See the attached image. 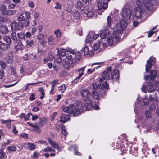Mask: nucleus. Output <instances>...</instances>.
I'll return each instance as SVG.
<instances>
[{"label": "nucleus", "mask_w": 159, "mask_h": 159, "mask_svg": "<svg viewBox=\"0 0 159 159\" xmlns=\"http://www.w3.org/2000/svg\"><path fill=\"white\" fill-rule=\"evenodd\" d=\"M134 11L132 9L128 8H124L122 10V16L124 20L125 21L132 18Z\"/></svg>", "instance_id": "obj_4"}, {"label": "nucleus", "mask_w": 159, "mask_h": 159, "mask_svg": "<svg viewBox=\"0 0 159 159\" xmlns=\"http://www.w3.org/2000/svg\"><path fill=\"white\" fill-rule=\"evenodd\" d=\"M13 120L7 119L6 120H4L2 119L1 120V123L3 124H6L8 129H9L11 126V122H13Z\"/></svg>", "instance_id": "obj_17"}, {"label": "nucleus", "mask_w": 159, "mask_h": 159, "mask_svg": "<svg viewBox=\"0 0 159 159\" xmlns=\"http://www.w3.org/2000/svg\"><path fill=\"white\" fill-rule=\"evenodd\" d=\"M74 17L76 19L80 18V12L78 11L74 12Z\"/></svg>", "instance_id": "obj_61"}, {"label": "nucleus", "mask_w": 159, "mask_h": 159, "mask_svg": "<svg viewBox=\"0 0 159 159\" xmlns=\"http://www.w3.org/2000/svg\"><path fill=\"white\" fill-rule=\"evenodd\" d=\"M134 14L133 13L132 16V18L134 19L135 17L137 20L141 18L142 14L144 10L142 9L139 7H136L134 9Z\"/></svg>", "instance_id": "obj_6"}, {"label": "nucleus", "mask_w": 159, "mask_h": 159, "mask_svg": "<svg viewBox=\"0 0 159 159\" xmlns=\"http://www.w3.org/2000/svg\"><path fill=\"white\" fill-rule=\"evenodd\" d=\"M150 110H147L145 111V115L147 118H149L151 117L152 116V112Z\"/></svg>", "instance_id": "obj_38"}, {"label": "nucleus", "mask_w": 159, "mask_h": 159, "mask_svg": "<svg viewBox=\"0 0 159 159\" xmlns=\"http://www.w3.org/2000/svg\"><path fill=\"white\" fill-rule=\"evenodd\" d=\"M93 108L92 102L91 100L89 98H86L83 100V102L80 106V113L83 112L85 110H90Z\"/></svg>", "instance_id": "obj_3"}, {"label": "nucleus", "mask_w": 159, "mask_h": 159, "mask_svg": "<svg viewBox=\"0 0 159 159\" xmlns=\"http://www.w3.org/2000/svg\"><path fill=\"white\" fill-rule=\"evenodd\" d=\"M16 11L11 10H7L3 12V15H13L16 13Z\"/></svg>", "instance_id": "obj_24"}, {"label": "nucleus", "mask_w": 159, "mask_h": 159, "mask_svg": "<svg viewBox=\"0 0 159 159\" xmlns=\"http://www.w3.org/2000/svg\"><path fill=\"white\" fill-rule=\"evenodd\" d=\"M9 30L6 26L4 25V23L0 20V33L4 34H7Z\"/></svg>", "instance_id": "obj_11"}, {"label": "nucleus", "mask_w": 159, "mask_h": 159, "mask_svg": "<svg viewBox=\"0 0 159 159\" xmlns=\"http://www.w3.org/2000/svg\"><path fill=\"white\" fill-rule=\"evenodd\" d=\"M9 48V46L7 45L0 41V49L2 52L7 51Z\"/></svg>", "instance_id": "obj_18"}, {"label": "nucleus", "mask_w": 159, "mask_h": 159, "mask_svg": "<svg viewBox=\"0 0 159 159\" xmlns=\"http://www.w3.org/2000/svg\"><path fill=\"white\" fill-rule=\"evenodd\" d=\"M113 37L110 36L107 38V42L110 45H112L115 43V42L118 39V36L117 33L116 32L114 33Z\"/></svg>", "instance_id": "obj_8"}, {"label": "nucleus", "mask_w": 159, "mask_h": 159, "mask_svg": "<svg viewBox=\"0 0 159 159\" xmlns=\"http://www.w3.org/2000/svg\"><path fill=\"white\" fill-rule=\"evenodd\" d=\"M7 148V149L9 151V152H16L17 150L16 147L14 146H8Z\"/></svg>", "instance_id": "obj_36"}, {"label": "nucleus", "mask_w": 159, "mask_h": 159, "mask_svg": "<svg viewBox=\"0 0 159 159\" xmlns=\"http://www.w3.org/2000/svg\"><path fill=\"white\" fill-rule=\"evenodd\" d=\"M17 36L18 38L20 39L24 40L25 39V36L24 33L23 32H21L17 34Z\"/></svg>", "instance_id": "obj_43"}, {"label": "nucleus", "mask_w": 159, "mask_h": 159, "mask_svg": "<svg viewBox=\"0 0 159 159\" xmlns=\"http://www.w3.org/2000/svg\"><path fill=\"white\" fill-rule=\"evenodd\" d=\"M108 2H105L103 0H97V2L99 10L103 12L107 7Z\"/></svg>", "instance_id": "obj_7"}, {"label": "nucleus", "mask_w": 159, "mask_h": 159, "mask_svg": "<svg viewBox=\"0 0 159 159\" xmlns=\"http://www.w3.org/2000/svg\"><path fill=\"white\" fill-rule=\"evenodd\" d=\"M102 76L105 80H109L110 77V75L109 73L106 71H104L102 73Z\"/></svg>", "instance_id": "obj_31"}, {"label": "nucleus", "mask_w": 159, "mask_h": 159, "mask_svg": "<svg viewBox=\"0 0 159 159\" xmlns=\"http://www.w3.org/2000/svg\"><path fill=\"white\" fill-rule=\"evenodd\" d=\"M26 43L27 45L31 47L34 45L33 40L31 39L27 40L26 41Z\"/></svg>", "instance_id": "obj_46"}, {"label": "nucleus", "mask_w": 159, "mask_h": 159, "mask_svg": "<svg viewBox=\"0 0 159 159\" xmlns=\"http://www.w3.org/2000/svg\"><path fill=\"white\" fill-rule=\"evenodd\" d=\"M89 53V56H92L91 54H93V52L90 51L89 52V49L88 47L85 46L82 50L80 51V56L88 55Z\"/></svg>", "instance_id": "obj_13"}, {"label": "nucleus", "mask_w": 159, "mask_h": 159, "mask_svg": "<svg viewBox=\"0 0 159 159\" xmlns=\"http://www.w3.org/2000/svg\"><path fill=\"white\" fill-rule=\"evenodd\" d=\"M107 23L106 25V26L110 28L111 24V18L110 16H109L107 17Z\"/></svg>", "instance_id": "obj_40"}, {"label": "nucleus", "mask_w": 159, "mask_h": 159, "mask_svg": "<svg viewBox=\"0 0 159 159\" xmlns=\"http://www.w3.org/2000/svg\"><path fill=\"white\" fill-rule=\"evenodd\" d=\"M70 115L69 114L62 113L60 117V121L65 123L70 120Z\"/></svg>", "instance_id": "obj_12"}, {"label": "nucleus", "mask_w": 159, "mask_h": 159, "mask_svg": "<svg viewBox=\"0 0 159 159\" xmlns=\"http://www.w3.org/2000/svg\"><path fill=\"white\" fill-rule=\"evenodd\" d=\"M59 80L56 79L53 81H51L49 83V84L51 85V87L55 88V86L58 84Z\"/></svg>", "instance_id": "obj_35"}, {"label": "nucleus", "mask_w": 159, "mask_h": 159, "mask_svg": "<svg viewBox=\"0 0 159 159\" xmlns=\"http://www.w3.org/2000/svg\"><path fill=\"white\" fill-rule=\"evenodd\" d=\"M57 52L58 54H60V56L62 57L64 56L66 54L65 49L62 48L58 49Z\"/></svg>", "instance_id": "obj_27"}, {"label": "nucleus", "mask_w": 159, "mask_h": 159, "mask_svg": "<svg viewBox=\"0 0 159 159\" xmlns=\"http://www.w3.org/2000/svg\"><path fill=\"white\" fill-rule=\"evenodd\" d=\"M56 6L54 7V8L56 9H61L62 5L61 4H60L59 2H57L56 3Z\"/></svg>", "instance_id": "obj_64"}, {"label": "nucleus", "mask_w": 159, "mask_h": 159, "mask_svg": "<svg viewBox=\"0 0 159 159\" xmlns=\"http://www.w3.org/2000/svg\"><path fill=\"white\" fill-rule=\"evenodd\" d=\"M59 34V36L61 37V32L60 31V30L59 29H57L56 31H54V34L56 35L57 38L58 37L59 35L58 34Z\"/></svg>", "instance_id": "obj_51"}, {"label": "nucleus", "mask_w": 159, "mask_h": 159, "mask_svg": "<svg viewBox=\"0 0 159 159\" xmlns=\"http://www.w3.org/2000/svg\"><path fill=\"white\" fill-rule=\"evenodd\" d=\"M99 88L101 89H103L104 88L107 89L109 88V85L108 83L106 82L102 84H99Z\"/></svg>", "instance_id": "obj_33"}, {"label": "nucleus", "mask_w": 159, "mask_h": 159, "mask_svg": "<svg viewBox=\"0 0 159 159\" xmlns=\"http://www.w3.org/2000/svg\"><path fill=\"white\" fill-rule=\"evenodd\" d=\"M92 94L93 98L95 99H98L99 97V94L95 90H92Z\"/></svg>", "instance_id": "obj_42"}, {"label": "nucleus", "mask_w": 159, "mask_h": 159, "mask_svg": "<svg viewBox=\"0 0 159 159\" xmlns=\"http://www.w3.org/2000/svg\"><path fill=\"white\" fill-rule=\"evenodd\" d=\"M50 145L54 148L57 149L58 150H60V148L58 144L53 140L49 138L48 139Z\"/></svg>", "instance_id": "obj_14"}, {"label": "nucleus", "mask_w": 159, "mask_h": 159, "mask_svg": "<svg viewBox=\"0 0 159 159\" xmlns=\"http://www.w3.org/2000/svg\"><path fill=\"white\" fill-rule=\"evenodd\" d=\"M142 101L144 105H147L148 104V97H144V98H143Z\"/></svg>", "instance_id": "obj_55"}, {"label": "nucleus", "mask_w": 159, "mask_h": 159, "mask_svg": "<svg viewBox=\"0 0 159 159\" xmlns=\"http://www.w3.org/2000/svg\"><path fill=\"white\" fill-rule=\"evenodd\" d=\"M3 39L6 43L10 47V45L12 43V40L11 38L9 36L6 35L3 37Z\"/></svg>", "instance_id": "obj_22"}, {"label": "nucleus", "mask_w": 159, "mask_h": 159, "mask_svg": "<svg viewBox=\"0 0 159 159\" xmlns=\"http://www.w3.org/2000/svg\"><path fill=\"white\" fill-rule=\"evenodd\" d=\"M127 25V23L126 21L123 19H120V22L117 23L116 25L117 32L120 33L124 29H125Z\"/></svg>", "instance_id": "obj_5"}, {"label": "nucleus", "mask_w": 159, "mask_h": 159, "mask_svg": "<svg viewBox=\"0 0 159 159\" xmlns=\"http://www.w3.org/2000/svg\"><path fill=\"white\" fill-rule=\"evenodd\" d=\"M54 59L56 62L60 63L61 62H62V58L60 54H57L54 57Z\"/></svg>", "instance_id": "obj_32"}, {"label": "nucleus", "mask_w": 159, "mask_h": 159, "mask_svg": "<svg viewBox=\"0 0 159 159\" xmlns=\"http://www.w3.org/2000/svg\"><path fill=\"white\" fill-rule=\"evenodd\" d=\"M25 19L23 13L20 14L18 17V20L20 22L22 21Z\"/></svg>", "instance_id": "obj_50"}, {"label": "nucleus", "mask_w": 159, "mask_h": 159, "mask_svg": "<svg viewBox=\"0 0 159 159\" xmlns=\"http://www.w3.org/2000/svg\"><path fill=\"white\" fill-rule=\"evenodd\" d=\"M21 137L23 138L24 139H28V134L25 132L22 133L20 135Z\"/></svg>", "instance_id": "obj_47"}, {"label": "nucleus", "mask_w": 159, "mask_h": 159, "mask_svg": "<svg viewBox=\"0 0 159 159\" xmlns=\"http://www.w3.org/2000/svg\"><path fill=\"white\" fill-rule=\"evenodd\" d=\"M62 66L64 68L68 69L70 67V62L67 59H64L62 61Z\"/></svg>", "instance_id": "obj_19"}, {"label": "nucleus", "mask_w": 159, "mask_h": 159, "mask_svg": "<svg viewBox=\"0 0 159 159\" xmlns=\"http://www.w3.org/2000/svg\"><path fill=\"white\" fill-rule=\"evenodd\" d=\"M68 148L69 150L73 152L75 155H79V152L77 151L78 148L76 145H71Z\"/></svg>", "instance_id": "obj_21"}, {"label": "nucleus", "mask_w": 159, "mask_h": 159, "mask_svg": "<svg viewBox=\"0 0 159 159\" xmlns=\"http://www.w3.org/2000/svg\"><path fill=\"white\" fill-rule=\"evenodd\" d=\"M7 9L6 6L5 5H1L0 10L1 11H2V13L3 14V12L6 11Z\"/></svg>", "instance_id": "obj_59"}, {"label": "nucleus", "mask_w": 159, "mask_h": 159, "mask_svg": "<svg viewBox=\"0 0 159 159\" xmlns=\"http://www.w3.org/2000/svg\"><path fill=\"white\" fill-rule=\"evenodd\" d=\"M47 119L45 117H42L39 119L38 124L39 126H41L43 125L45 123Z\"/></svg>", "instance_id": "obj_29"}, {"label": "nucleus", "mask_w": 159, "mask_h": 159, "mask_svg": "<svg viewBox=\"0 0 159 159\" xmlns=\"http://www.w3.org/2000/svg\"><path fill=\"white\" fill-rule=\"evenodd\" d=\"M6 59H7V63H10L12 62L13 59L12 57L9 56H7L6 57Z\"/></svg>", "instance_id": "obj_49"}, {"label": "nucleus", "mask_w": 159, "mask_h": 159, "mask_svg": "<svg viewBox=\"0 0 159 159\" xmlns=\"http://www.w3.org/2000/svg\"><path fill=\"white\" fill-rule=\"evenodd\" d=\"M14 28L15 30H21L23 29L21 23L20 22L17 23L15 22L14 23Z\"/></svg>", "instance_id": "obj_23"}, {"label": "nucleus", "mask_w": 159, "mask_h": 159, "mask_svg": "<svg viewBox=\"0 0 159 159\" xmlns=\"http://www.w3.org/2000/svg\"><path fill=\"white\" fill-rule=\"evenodd\" d=\"M20 23H21L22 26L23 28L24 27H26L28 26L29 23V21L28 19H25V20Z\"/></svg>", "instance_id": "obj_34"}, {"label": "nucleus", "mask_w": 159, "mask_h": 159, "mask_svg": "<svg viewBox=\"0 0 159 159\" xmlns=\"http://www.w3.org/2000/svg\"><path fill=\"white\" fill-rule=\"evenodd\" d=\"M5 154L4 152L2 151H0V159H4L5 158ZM7 157V156H6V158Z\"/></svg>", "instance_id": "obj_54"}, {"label": "nucleus", "mask_w": 159, "mask_h": 159, "mask_svg": "<svg viewBox=\"0 0 159 159\" xmlns=\"http://www.w3.org/2000/svg\"><path fill=\"white\" fill-rule=\"evenodd\" d=\"M11 142L9 139H7L6 142H3L2 144V146L5 147L7 145H9L10 144Z\"/></svg>", "instance_id": "obj_52"}, {"label": "nucleus", "mask_w": 159, "mask_h": 159, "mask_svg": "<svg viewBox=\"0 0 159 159\" xmlns=\"http://www.w3.org/2000/svg\"><path fill=\"white\" fill-rule=\"evenodd\" d=\"M119 72V70L116 69H114L111 73V76L113 80H119L120 78Z\"/></svg>", "instance_id": "obj_15"}, {"label": "nucleus", "mask_w": 159, "mask_h": 159, "mask_svg": "<svg viewBox=\"0 0 159 159\" xmlns=\"http://www.w3.org/2000/svg\"><path fill=\"white\" fill-rule=\"evenodd\" d=\"M84 12L86 15L89 17H92L93 14V12L90 10L87 11H86V12L84 11Z\"/></svg>", "instance_id": "obj_48"}, {"label": "nucleus", "mask_w": 159, "mask_h": 159, "mask_svg": "<svg viewBox=\"0 0 159 159\" xmlns=\"http://www.w3.org/2000/svg\"><path fill=\"white\" fill-rule=\"evenodd\" d=\"M11 37L13 40V42L16 44V43L18 42V41L21 40H18L16 36V33L14 32H13L11 34Z\"/></svg>", "instance_id": "obj_25"}, {"label": "nucleus", "mask_w": 159, "mask_h": 159, "mask_svg": "<svg viewBox=\"0 0 159 159\" xmlns=\"http://www.w3.org/2000/svg\"><path fill=\"white\" fill-rule=\"evenodd\" d=\"M29 99L31 101L34 100L35 99V94L34 93H32L29 97Z\"/></svg>", "instance_id": "obj_62"}, {"label": "nucleus", "mask_w": 159, "mask_h": 159, "mask_svg": "<svg viewBox=\"0 0 159 159\" xmlns=\"http://www.w3.org/2000/svg\"><path fill=\"white\" fill-rule=\"evenodd\" d=\"M76 59H72L71 60V66H74L75 65H76L78 63V61H80V57L79 55H75Z\"/></svg>", "instance_id": "obj_28"}, {"label": "nucleus", "mask_w": 159, "mask_h": 159, "mask_svg": "<svg viewBox=\"0 0 159 159\" xmlns=\"http://www.w3.org/2000/svg\"><path fill=\"white\" fill-rule=\"evenodd\" d=\"M143 3L148 10L146 11L147 14H151L155 11L154 5L156 3V0H143Z\"/></svg>", "instance_id": "obj_1"}, {"label": "nucleus", "mask_w": 159, "mask_h": 159, "mask_svg": "<svg viewBox=\"0 0 159 159\" xmlns=\"http://www.w3.org/2000/svg\"><path fill=\"white\" fill-rule=\"evenodd\" d=\"M40 156V154L38 153L36 151H35L33 155V158L34 159H36Z\"/></svg>", "instance_id": "obj_56"}, {"label": "nucleus", "mask_w": 159, "mask_h": 159, "mask_svg": "<svg viewBox=\"0 0 159 159\" xmlns=\"http://www.w3.org/2000/svg\"><path fill=\"white\" fill-rule=\"evenodd\" d=\"M157 73L156 71L154 70H151L149 74H146L144 76V79L147 80V79H150L152 81L154 80L157 75Z\"/></svg>", "instance_id": "obj_9"}, {"label": "nucleus", "mask_w": 159, "mask_h": 159, "mask_svg": "<svg viewBox=\"0 0 159 159\" xmlns=\"http://www.w3.org/2000/svg\"><path fill=\"white\" fill-rule=\"evenodd\" d=\"M154 58L151 57L149 60L147 61L146 65V71L147 73L148 72L149 70L151 69L152 65L154 64Z\"/></svg>", "instance_id": "obj_10"}, {"label": "nucleus", "mask_w": 159, "mask_h": 159, "mask_svg": "<svg viewBox=\"0 0 159 159\" xmlns=\"http://www.w3.org/2000/svg\"><path fill=\"white\" fill-rule=\"evenodd\" d=\"M100 34V38L102 39H105L106 37L108 36L109 35H110L108 30L107 29L104 30H101Z\"/></svg>", "instance_id": "obj_16"}, {"label": "nucleus", "mask_w": 159, "mask_h": 159, "mask_svg": "<svg viewBox=\"0 0 159 159\" xmlns=\"http://www.w3.org/2000/svg\"><path fill=\"white\" fill-rule=\"evenodd\" d=\"M61 131L63 134L65 135V136H66L67 135V134L68 132L65 129V126H64V127L62 126V127Z\"/></svg>", "instance_id": "obj_58"}, {"label": "nucleus", "mask_w": 159, "mask_h": 159, "mask_svg": "<svg viewBox=\"0 0 159 159\" xmlns=\"http://www.w3.org/2000/svg\"><path fill=\"white\" fill-rule=\"evenodd\" d=\"M66 89V87L64 84L61 85L58 87V90L62 93H64Z\"/></svg>", "instance_id": "obj_37"}, {"label": "nucleus", "mask_w": 159, "mask_h": 159, "mask_svg": "<svg viewBox=\"0 0 159 159\" xmlns=\"http://www.w3.org/2000/svg\"><path fill=\"white\" fill-rule=\"evenodd\" d=\"M156 107V105L154 103H152L149 105V107L150 110L151 111H155Z\"/></svg>", "instance_id": "obj_44"}, {"label": "nucleus", "mask_w": 159, "mask_h": 159, "mask_svg": "<svg viewBox=\"0 0 159 159\" xmlns=\"http://www.w3.org/2000/svg\"><path fill=\"white\" fill-rule=\"evenodd\" d=\"M33 127L34 129V130L36 131L38 133L40 132V129L37 125H34Z\"/></svg>", "instance_id": "obj_63"}, {"label": "nucleus", "mask_w": 159, "mask_h": 159, "mask_svg": "<svg viewBox=\"0 0 159 159\" xmlns=\"http://www.w3.org/2000/svg\"><path fill=\"white\" fill-rule=\"evenodd\" d=\"M82 97H84L86 98H88V95L89 94V91L86 89H83L81 91L80 93Z\"/></svg>", "instance_id": "obj_26"}, {"label": "nucleus", "mask_w": 159, "mask_h": 159, "mask_svg": "<svg viewBox=\"0 0 159 159\" xmlns=\"http://www.w3.org/2000/svg\"><path fill=\"white\" fill-rule=\"evenodd\" d=\"M0 65L2 69H4L6 67V65L3 61H0Z\"/></svg>", "instance_id": "obj_53"}, {"label": "nucleus", "mask_w": 159, "mask_h": 159, "mask_svg": "<svg viewBox=\"0 0 159 159\" xmlns=\"http://www.w3.org/2000/svg\"><path fill=\"white\" fill-rule=\"evenodd\" d=\"M100 41H98V43H94L93 46V49L94 50H97L100 47Z\"/></svg>", "instance_id": "obj_45"}, {"label": "nucleus", "mask_w": 159, "mask_h": 159, "mask_svg": "<svg viewBox=\"0 0 159 159\" xmlns=\"http://www.w3.org/2000/svg\"><path fill=\"white\" fill-rule=\"evenodd\" d=\"M28 6L31 8H33L35 6L34 2L32 1H29L28 3Z\"/></svg>", "instance_id": "obj_60"}, {"label": "nucleus", "mask_w": 159, "mask_h": 159, "mask_svg": "<svg viewBox=\"0 0 159 159\" xmlns=\"http://www.w3.org/2000/svg\"><path fill=\"white\" fill-rule=\"evenodd\" d=\"M63 111L70 114H72L73 115L76 116L80 114V110L77 108L74 105H70L69 106L63 105L62 107Z\"/></svg>", "instance_id": "obj_2"}, {"label": "nucleus", "mask_w": 159, "mask_h": 159, "mask_svg": "<svg viewBox=\"0 0 159 159\" xmlns=\"http://www.w3.org/2000/svg\"><path fill=\"white\" fill-rule=\"evenodd\" d=\"M1 21H2V22H4L6 23H9L11 22L10 19L7 16L3 17Z\"/></svg>", "instance_id": "obj_41"}, {"label": "nucleus", "mask_w": 159, "mask_h": 159, "mask_svg": "<svg viewBox=\"0 0 159 159\" xmlns=\"http://www.w3.org/2000/svg\"><path fill=\"white\" fill-rule=\"evenodd\" d=\"M44 37V34L42 33H40L39 34L37 37V39L39 40H43V39Z\"/></svg>", "instance_id": "obj_57"}, {"label": "nucleus", "mask_w": 159, "mask_h": 159, "mask_svg": "<svg viewBox=\"0 0 159 159\" xmlns=\"http://www.w3.org/2000/svg\"><path fill=\"white\" fill-rule=\"evenodd\" d=\"M17 44L16 45L15 47V48L17 51L22 50L23 49V46L21 43V40L18 41V42L16 43Z\"/></svg>", "instance_id": "obj_20"}, {"label": "nucleus", "mask_w": 159, "mask_h": 159, "mask_svg": "<svg viewBox=\"0 0 159 159\" xmlns=\"http://www.w3.org/2000/svg\"><path fill=\"white\" fill-rule=\"evenodd\" d=\"M43 151L45 152H55V150L53 149V148L50 146H48L45 147L43 149Z\"/></svg>", "instance_id": "obj_39"}, {"label": "nucleus", "mask_w": 159, "mask_h": 159, "mask_svg": "<svg viewBox=\"0 0 159 159\" xmlns=\"http://www.w3.org/2000/svg\"><path fill=\"white\" fill-rule=\"evenodd\" d=\"M28 149L30 150H34L36 148V146L33 143L28 142L27 143Z\"/></svg>", "instance_id": "obj_30"}]
</instances>
